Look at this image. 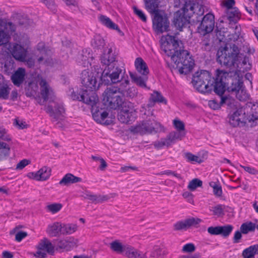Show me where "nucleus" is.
I'll return each mask as SVG.
<instances>
[{"label":"nucleus","instance_id":"052dcab7","mask_svg":"<svg viewBox=\"0 0 258 258\" xmlns=\"http://www.w3.org/2000/svg\"><path fill=\"white\" fill-rule=\"evenodd\" d=\"M196 247L192 243H187L183 245L182 251L184 252H192L195 251Z\"/></svg>","mask_w":258,"mask_h":258},{"label":"nucleus","instance_id":"9d476101","mask_svg":"<svg viewBox=\"0 0 258 258\" xmlns=\"http://www.w3.org/2000/svg\"><path fill=\"white\" fill-rule=\"evenodd\" d=\"M229 74L223 71H217V76L214 79L213 88L214 87L215 92L220 96H222L226 88V78Z\"/></svg>","mask_w":258,"mask_h":258},{"label":"nucleus","instance_id":"6e6552de","mask_svg":"<svg viewBox=\"0 0 258 258\" xmlns=\"http://www.w3.org/2000/svg\"><path fill=\"white\" fill-rule=\"evenodd\" d=\"M162 50L168 56L171 57L172 61H177L179 50V42L175 37L168 35L165 40L162 42L161 45Z\"/></svg>","mask_w":258,"mask_h":258},{"label":"nucleus","instance_id":"72a5a7b5","mask_svg":"<svg viewBox=\"0 0 258 258\" xmlns=\"http://www.w3.org/2000/svg\"><path fill=\"white\" fill-rule=\"evenodd\" d=\"M130 77L132 80V81L136 83L139 86L142 88H146V81L147 80V77L146 76L144 77H141L138 76L136 74L133 73H130Z\"/></svg>","mask_w":258,"mask_h":258},{"label":"nucleus","instance_id":"5fc2aeb1","mask_svg":"<svg viewBox=\"0 0 258 258\" xmlns=\"http://www.w3.org/2000/svg\"><path fill=\"white\" fill-rule=\"evenodd\" d=\"M158 175H172L179 180H181L182 177L180 174L176 173L175 171H173L170 170H167L160 172L157 174Z\"/></svg>","mask_w":258,"mask_h":258},{"label":"nucleus","instance_id":"de8ad7c7","mask_svg":"<svg viewBox=\"0 0 258 258\" xmlns=\"http://www.w3.org/2000/svg\"><path fill=\"white\" fill-rule=\"evenodd\" d=\"M202 181L198 179L195 178L189 182L188 185V188L191 191L195 190L197 187H201L202 186Z\"/></svg>","mask_w":258,"mask_h":258},{"label":"nucleus","instance_id":"4d7b16f0","mask_svg":"<svg viewBox=\"0 0 258 258\" xmlns=\"http://www.w3.org/2000/svg\"><path fill=\"white\" fill-rule=\"evenodd\" d=\"M66 239L59 240L57 244L56 249H64L66 250H70L69 246L68 245Z\"/></svg>","mask_w":258,"mask_h":258},{"label":"nucleus","instance_id":"338daca9","mask_svg":"<svg viewBox=\"0 0 258 258\" xmlns=\"http://www.w3.org/2000/svg\"><path fill=\"white\" fill-rule=\"evenodd\" d=\"M67 241L68 242V245L69 246L70 250L72 249L73 247L77 245V244L78 242V240L77 239L73 237H70L66 239Z\"/></svg>","mask_w":258,"mask_h":258},{"label":"nucleus","instance_id":"09e8293b","mask_svg":"<svg viewBox=\"0 0 258 258\" xmlns=\"http://www.w3.org/2000/svg\"><path fill=\"white\" fill-rule=\"evenodd\" d=\"M243 83L240 81H237L235 83H232L231 86L228 87L229 92L234 93L235 95L242 88Z\"/></svg>","mask_w":258,"mask_h":258},{"label":"nucleus","instance_id":"473e14b6","mask_svg":"<svg viewBox=\"0 0 258 258\" xmlns=\"http://www.w3.org/2000/svg\"><path fill=\"white\" fill-rule=\"evenodd\" d=\"M79 226L76 223H62V235H71L76 232Z\"/></svg>","mask_w":258,"mask_h":258},{"label":"nucleus","instance_id":"603ef678","mask_svg":"<svg viewBox=\"0 0 258 258\" xmlns=\"http://www.w3.org/2000/svg\"><path fill=\"white\" fill-rule=\"evenodd\" d=\"M153 145L156 148L160 149L164 146H169L170 145L166 137V138L161 139L159 141H155L154 142Z\"/></svg>","mask_w":258,"mask_h":258},{"label":"nucleus","instance_id":"dca6fc26","mask_svg":"<svg viewBox=\"0 0 258 258\" xmlns=\"http://www.w3.org/2000/svg\"><path fill=\"white\" fill-rule=\"evenodd\" d=\"M130 104V103L126 102L121 106L122 109L118 115V119L121 122L128 123L135 118V112L133 109L129 106Z\"/></svg>","mask_w":258,"mask_h":258},{"label":"nucleus","instance_id":"a18cd8bd","mask_svg":"<svg viewBox=\"0 0 258 258\" xmlns=\"http://www.w3.org/2000/svg\"><path fill=\"white\" fill-rule=\"evenodd\" d=\"M149 100L150 102L153 103H166V101L164 100L163 97L161 95L160 93L157 91H155L152 94H151Z\"/></svg>","mask_w":258,"mask_h":258},{"label":"nucleus","instance_id":"c756f323","mask_svg":"<svg viewBox=\"0 0 258 258\" xmlns=\"http://www.w3.org/2000/svg\"><path fill=\"white\" fill-rule=\"evenodd\" d=\"M137 71L144 76L149 73V70L146 62L141 57H138L135 62Z\"/></svg>","mask_w":258,"mask_h":258},{"label":"nucleus","instance_id":"a878e982","mask_svg":"<svg viewBox=\"0 0 258 258\" xmlns=\"http://www.w3.org/2000/svg\"><path fill=\"white\" fill-rule=\"evenodd\" d=\"M92 112L93 117L97 122L106 125L110 123L111 120L107 119L108 113L106 111L101 112L98 110L94 112L93 110Z\"/></svg>","mask_w":258,"mask_h":258},{"label":"nucleus","instance_id":"ea45409f","mask_svg":"<svg viewBox=\"0 0 258 258\" xmlns=\"http://www.w3.org/2000/svg\"><path fill=\"white\" fill-rule=\"evenodd\" d=\"M255 224L251 222L243 223L240 226V231L243 234H247L250 231H254Z\"/></svg>","mask_w":258,"mask_h":258},{"label":"nucleus","instance_id":"412c9836","mask_svg":"<svg viewBox=\"0 0 258 258\" xmlns=\"http://www.w3.org/2000/svg\"><path fill=\"white\" fill-rule=\"evenodd\" d=\"M54 107V108L51 105H48L46 107L45 110L56 121L58 119H62V114L64 112L63 106L61 105L55 104Z\"/></svg>","mask_w":258,"mask_h":258},{"label":"nucleus","instance_id":"e433bc0d","mask_svg":"<svg viewBox=\"0 0 258 258\" xmlns=\"http://www.w3.org/2000/svg\"><path fill=\"white\" fill-rule=\"evenodd\" d=\"M167 254V252L164 248L155 246L151 252L150 258H164Z\"/></svg>","mask_w":258,"mask_h":258},{"label":"nucleus","instance_id":"f704fd0d","mask_svg":"<svg viewBox=\"0 0 258 258\" xmlns=\"http://www.w3.org/2000/svg\"><path fill=\"white\" fill-rule=\"evenodd\" d=\"M146 9L150 13L155 14L159 12L158 8L159 6V0H144Z\"/></svg>","mask_w":258,"mask_h":258},{"label":"nucleus","instance_id":"6e6d98bb","mask_svg":"<svg viewBox=\"0 0 258 258\" xmlns=\"http://www.w3.org/2000/svg\"><path fill=\"white\" fill-rule=\"evenodd\" d=\"M235 96L240 101H245L248 98V94L242 88L236 93Z\"/></svg>","mask_w":258,"mask_h":258},{"label":"nucleus","instance_id":"a19ab883","mask_svg":"<svg viewBox=\"0 0 258 258\" xmlns=\"http://www.w3.org/2000/svg\"><path fill=\"white\" fill-rule=\"evenodd\" d=\"M227 17L230 21H235L240 18V13L237 9L231 8L228 10Z\"/></svg>","mask_w":258,"mask_h":258},{"label":"nucleus","instance_id":"2f4dec72","mask_svg":"<svg viewBox=\"0 0 258 258\" xmlns=\"http://www.w3.org/2000/svg\"><path fill=\"white\" fill-rule=\"evenodd\" d=\"M257 254H258V244H254L244 249L242 256L243 258H254V255Z\"/></svg>","mask_w":258,"mask_h":258},{"label":"nucleus","instance_id":"ddd939ff","mask_svg":"<svg viewBox=\"0 0 258 258\" xmlns=\"http://www.w3.org/2000/svg\"><path fill=\"white\" fill-rule=\"evenodd\" d=\"M81 81L82 85L86 88V90H96L99 86V83H97L94 73L87 70L82 72Z\"/></svg>","mask_w":258,"mask_h":258},{"label":"nucleus","instance_id":"20e7f679","mask_svg":"<svg viewBox=\"0 0 258 258\" xmlns=\"http://www.w3.org/2000/svg\"><path fill=\"white\" fill-rule=\"evenodd\" d=\"M123 89L121 87L120 88L115 87L107 88L103 94L104 104L113 109L124 105L125 102L123 101Z\"/></svg>","mask_w":258,"mask_h":258},{"label":"nucleus","instance_id":"b1692460","mask_svg":"<svg viewBox=\"0 0 258 258\" xmlns=\"http://www.w3.org/2000/svg\"><path fill=\"white\" fill-rule=\"evenodd\" d=\"M100 60L102 64L106 66L105 67H109L111 64L114 65L118 63L115 60V56L112 53L111 48H109L107 53L105 52L102 54Z\"/></svg>","mask_w":258,"mask_h":258},{"label":"nucleus","instance_id":"4468645a","mask_svg":"<svg viewBox=\"0 0 258 258\" xmlns=\"http://www.w3.org/2000/svg\"><path fill=\"white\" fill-rule=\"evenodd\" d=\"M94 91L85 90L76 98L78 100L91 106L92 111L98 102V97Z\"/></svg>","mask_w":258,"mask_h":258},{"label":"nucleus","instance_id":"f3484780","mask_svg":"<svg viewBox=\"0 0 258 258\" xmlns=\"http://www.w3.org/2000/svg\"><path fill=\"white\" fill-rule=\"evenodd\" d=\"M51 169L47 166H44L36 172H29L27 177L31 179L37 181H45L48 179L51 175Z\"/></svg>","mask_w":258,"mask_h":258},{"label":"nucleus","instance_id":"f8f14e48","mask_svg":"<svg viewBox=\"0 0 258 258\" xmlns=\"http://www.w3.org/2000/svg\"><path fill=\"white\" fill-rule=\"evenodd\" d=\"M54 246L49 240L44 238L40 240L37 245V251L34 254L37 258H45L47 253L53 254Z\"/></svg>","mask_w":258,"mask_h":258},{"label":"nucleus","instance_id":"3c124183","mask_svg":"<svg viewBox=\"0 0 258 258\" xmlns=\"http://www.w3.org/2000/svg\"><path fill=\"white\" fill-rule=\"evenodd\" d=\"M225 207L222 205H218L210 209V211L213 212L214 215L220 216L223 214Z\"/></svg>","mask_w":258,"mask_h":258},{"label":"nucleus","instance_id":"393cba45","mask_svg":"<svg viewBox=\"0 0 258 258\" xmlns=\"http://www.w3.org/2000/svg\"><path fill=\"white\" fill-rule=\"evenodd\" d=\"M25 76V70L22 68H19L11 76V79L15 85L20 86L23 82Z\"/></svg>","mask_w":258,"mask_h":258},{"label":"nucleus","instance_id":"49530a36","mask_svg":"<svg viewBox=\"0 0 258 258\" xmlns=\"http://www.w3.org/2000/svg\"><path fill=\"white\" fill-rule=\"evenodd\" d=\"M62 205L59 203H53L51 204H49L46 207V209L47 211L52 213V214H55L58 211H59L62 208Z\"/></svg>","mask_w":258,"mask_h":258},{"label":"nucleus","instance_id":"a211bd4d","mask_svg":"<svg viewBox=\"0 0 258 258\" xmlns=\"http://www.w3.org/2000/svg\"><path fill=\"white\" fill-rule=\"evenodd\" d=\"M214 25V16L212 14L208 13L203 17L200 29L205 33H209L213 31Z\"/></svg>","mask_w":258,"mask_h":258},{"label":"nucleus","instance_id":"423d86ee","mask_svg":"<svg viewBox=\"0 0 258 258\" xmlns=\"http://www.w3.org/2000/svg\"><path fill=\"white\" fill-rule=\"evenodd\" d=\"M163 129V127L161 124L157 122L153 116H151L148 119L143 121L141 124L131 126L130 131L134 134L144 135L161 132Z\"/></svg>","mask_w":258,"mask_h":258},{"label":"nucleus","instance_id":"774afa93","mask_svg":"<svg viewBox=\"0 0 258 258\" xmlns=\"http://www.w3.org/2000/svg\"><path fill=\"white\" fill-rule=\"evenodd\" d=\"M134 11L136 15H137L138 17L140 18L143 22H146V16H145V14L142 11L138 9L136 7H134Z\"/></svg>","mask_w":258,"mask_h":258},{"label":"nucleus","instance_id":"37998d69","mask_svg":"<svg viewBox=\"0 0 258 258\" xmlns=\"http://www.w3.org/2000/svg\"><path fill=\"white\" fill-rule=\"evenodd\" d=\"M233 229V227L231 225H226L223 226H219V235L227 237L230 234Z\"/></svg>","mask_w":258,"mask_h":258},{"label":"nucleus","instance_id":"79ce46f5","mask_svg":"<svg viewBox=\"0 0 258 258\" xmlns=\"http://www.w3.org/2000/svg\"><path fill=\"white\" fill-rule=\"evenodd\" d=\"M249 113L247 118L249 121L258 120V104H253L251 106Z\"/></svg>","mask_w":258,"mask_h":258},{"label":"nucleus","instance_id":"5701e85b","mask_svg":"<svg viewBox=\"0 0 258 258\" xmlns=\"http://www.w3.org/2000/svg\"><path fill=\"white\" fill-rule=\"evenodd\" d=\"M47 234L51 237H58L62 234V223L56 222L49 224L46 229Z\"/></svg>","mask_w":258,"mask_h":258},{"label":"nucleus","instance_id":"2eb2a0df","mask_svg":"<svg viewBox=\"0 0 258 258\" xmlns=\"http://www.w3.org/2000/svg\"><path fill=\"white\" fill-rule=\"evenodd\" d=\"M153 27L158 33H163L168 31L169 22L166 16L162 15L159 12L154 14L153 20Z\"/></svg>","mask_w":258,"mask_h":258},{"label":"nucleus","instance_id":"13d9d810","mask_svg":"<svg viewBox=\"0 0 258 258\" xmlns=\"http://www.w3.org/2000/svg\"><path fill=\"white\" fill-rule=\"evenodd\" d=\"M225 29H221L216 32V36L220 41H224L226 40L227 32H225Z\"/></svg>","mask_w":258,"mask_h":258},{"label":"nucleus","instance_id":"aec40b11","mask_svg":"<svg viewBox=\"0 0 258 258\" xmlns=\"http://www.w3.org/2000/svg\"><path fill=\"white\" fill-rule=\"evenodd\" d=\"M245 115L244 109L242 108L237 109L229 117V123L233 127L237 126L241 123Z\"/></svg>","mask_w":258,"mask_h":258},{"label":"nucleus","instance_id":"4be33fe9","mask_svg":"<svg viewBox=\"0 0 258 258\" xmlns=\"http://www.w3.org/2000/svg\"><path fill=\"white\" fill-rule=\"evenodd\" d=\"M12 54L16 59L24 61L27 56V50L21 45L16 44L13 46Z\"/></svg>","mask_w":258,"mask_h":258},{"label":"nucleus","instance_id":"39448f33","mask_svg":"<svg viewBox=\"0 0 258 258\" xmlns=\"http://www.w3.org/2000/svg\"><path fill=\"white\" fill-rule=\"evenodd\" d=\"M214 79L212 78L209 72H197L193 76L192 83L196 89L201 93H208L213 89Z\"/></svg>","mask_w":258,"mask_h":258},{"label":"nucleus","instance_id":"680f3d73","mask_svg":"<svg viewBox=\"0 0 258 258\" xmlns=\"http://www.w3.org/2000/svg\"><path fill=\"white\" fill-rule=\"evenodd\" d=\"M13 124L19 129H24L27 127V124L25 121L20 120L18 118H15L14 119Z\"/></svg>","mask_w":258,"mask_h":258},{"label":"nucleus","instance_id":"1a4fd4ad","mask_svg":"<svg viewBox=\"0 0 258 258\" xmlns=\"http://www.w3.org/2000/svg\"><path fill=\"white\" fill-rule=\"evenodd\" d=\"M36 80L39 82L40 94L43 99L45 101H54L55 99V93L46 79L43 78L41 75H37Z\"/></svg>","mask_w":258,"mask_h":258},{"label":"nucleus","instance_id":"4c0bfd02","mask_svg":"<svg viewBox=\"0 0 258 258\" xmlns=\"http://www.w3.org/2000/svg\"><path fill=\"white\" fill-rule=\"evenodd\" d=\"M185 136L184 132H173L170 133L167 138L170 145L174 143L177 140H181Z\"/></svg>","mask_w":258,"mask_h":258},{"label":"nucleus","instance_id":"f257e3e1","mask_svg":"<svg viewBox=\"0 0 258 258\" xmlns=\"http://www.w3.org/2000/svg\"><path fill=\"white\" fill-rule=\"evenodd\" d=\"M176 6L183 5L182 14L177 12L174 18V24L176 27L181 28L188 22L193 14L199 16L204 14L203 0H175Z\"/></svg>","mask_w":258,"mask_h":258},{"label":"nucleus","instance_id":"8fccbe9b","mask_svg":"<svg viewBox=\"0 0 258 258\" xmlns=\"http://www.w3.org/2000/svg\"><path fill=\"white\" fill-rule=\"evenodd\" d=\"M185 158L188 161L192 163H201L203 162V160L199 156H196L190 153H187L185 154Z\"/></svg>","mask_w":258,"mask_h":258},{"label":"nucleus","instance_id":"bb28decb","mask_svg":"<svg viewBox=\"0 0 258 258\" xmlns=\"http://www.w3.org/2000/svg\"><path fill=\"white\" fill-rule=\"evenodd\" d=\"M124 254L128 258H147L144 253L129 245H127Z\"/></svg>","mask_w":258,"mask_h":258},{"label":"nucleus","instance_id":"c03bdc74","mask_svg":"<svg viewBox=\"0 0 258 258\" xmlns=\"http://www.w3.org/2000/svg\"><path fill=\"white\" fill-rule=\"evenodd\" d=\"M221 105H226L230 107L234 106L235 100L229 96L220 97Z\"/></svg>","mask_w":258,"mask_h":258},{"label":"nucleus","instance_id":"0e129e2a","mask_svg":"<svg viewBox=\"0 0 258 258\" xmlns=\"http://www.w3.org/2000/svg\"><path fill=\"white\" fill-rule=\"evenodd\" d=\"M94 45L95 47H101L104 45V40L99 36H96L94 39Z\"/></svg>","mask_w":258,"mask_h":258},{"label":"nucleus","instance_id":"9b49d317","mask_svg":"<svg viewBox=\"0 0 258 258\" xmlns=\"http://www.w3.org/2000/svg\"><path fill=\"white\" fill-rule=\"evenodd\" d=\"M203 220L198 217H190L183 220L179 221L173 225V229L175 231L186 230L191 227L198 228Z\"/></svg>","mask_w":258,"mask_h":258},{"label":"nucleus","instance_id":"6ab92c4d","mask_svg":"<svg viewBox=\"0 0 258 258\" xmlns=\"http://www.w3.org/2000/svg\"><path fill=\"white\" fill-rule=\"evenodd\" d=\"M37 50L39 51L41 56H39L37 61L39 63H44L46 65H48L51 62V58L50 57L51 51L47 50L43 42L39 43L37 45Z\"/></svg>","mask_w":258,"mask_h":258},{"label":"nucleus","instance_id":"58836bf2","mask_svg":"<svg viewBox=\"0 0 258 258\" xmlns=\"http://www.w3.org/2000/svg\"><path fill=\"white\" fill-rule=\"evenodd\" d=\"M10 148L3 142L0 141V161L6 159L9 155Z\"/></svg>","mask_w":258,"mask_h":258},{"label":"nucleus","instance_id":"c9c22d12","mask_svg":"<svg viewBox=\"0 0 258 258\" xmlns=\"http://www.w3.org/2000/svg\"><path fill=\"white\" fill-rule=\"evenodd\" d=\"M126 246L127 245H123L118 240H115L110 243V249L118 253L124 254Z\"/></svg>","mask_w":258,"mask_h":258},{"label":"nucleus","instance_id":"bf43d9fd","mask_svg":"<svg viewBox=\"0 0 258 258\" xmlns=\"http://www.w3.org/2000/svg\"><path fill=\"white\" fill-rule=\"evenodd\" d=\"M9 35L4 30H0V46L6 44L9 41Z\"/></svg>","mask_w":258,"mask_h":258},{"label":"nucleus","instance_id":"7c9ffc66","mask_svg":"<svg viewBox=\"0 0 258 258\" xmlns=\"http://www.w3.org/2000/svg\"><path fill=\"white\" fill-rule=\"evenodd\" d=\"M99 20L101 23L105 26L106 27L112 29L116 30L118 32H120V30L118 26L113 22L111 19L104 15H100L99 17Z\"/></svg>","mask_w":258,"mask_h":258},{"label":"nucleus","instance_id":"c85d7f7f","mask_svg":"<svg viewBox=\"0 0 258 258\" xmlns=\"http://www.w3.org/2000/svg\"><path fill=\"white\" fill-rule=\"evenodd\" d=\"M81 181L82 179L80 177L75 176L71 173H67L59 181V184L63 185H68L70 184L79 182Z\"/></svg>","mask_w":258,"mask_h":258},{"label":"nucleus","instance_id":"69168bd1","mask_svg":"<svg viewBox=\"0 0 258 258\" xmlns=\"http://www.w3.org/2000/svg\"><path fill=\"white\" fill-rule=\"evenodd\" d=\"M30 161L27 159H23L20 161L17 164L16 167V170H22L27 165L30 163Z\"/></svg>","mask_w":258,"mask_h":258},{"label":"nucleus","instance_id":"0eeeda50","mask_svg":"<svg viewBox=\"0 0 258 258\" xmlns=\"http://www.w3.org/2000/svg\"><path fill=\"white\" fill-rule=\"evenodd\" d=\"M176 64L175 70L180 74L186 75L193 69L194 60L185 50H180L177 61H173Z\"/></svg>","mask_w":258,"mask_h":258},{"label":"nucleus","instance_id":"864d4df0","mask_svg":"<svg viewBox=\"0 0 258 258\" xmlns=\"http://www.w3.org/2000/svg\"><path fill=\"white\" fill-rule=\"evenodd\" d=\"M10 89L7 85L0 88V99H8Z\"/></svg>","mask_w":258,"mask_h":258},{"label":"nucleus","instance_id":"f03ea898","mask_svg":"<svg viewBox=\"0 0 258 258\" xmlns=\"http://www.w3.org/2000/svg\"><path fill=\"white\" fill-rule=\"evenodd\" d=\"M101 79L106 84H116L122 82L120 87L125 88L129 84L128 76L125 74L123 67L120 66L118 63L109 67H105L101 73Z\"/></svg>","mask_w":258,"mask_h":258},{"label":"nucleus","instance_id":"e2e57ef3","mask_svg":"<svg viewBox=\"0 0 258 258\" xmlns=\"http://www.w3.org/2000/svg\"><path fill=\"white\" fill-rule=\"evenodd\" d=\"M173 124L178 132H184V124L182 121L175 119L173 120Z\"/></svg>","mask_w":258,"mask_h":258},{"label":"nucleus","instance_id":"cd10ccee","mask_svg":"<svg viewBox=\"0 0 258 258\" xmlns=\"http://www.w3.org/2000/svg\"><path fill=\"white\" fill-rule=\"evenodd\" d=\"M37 76L33 78V80L28 83V86L26 89V95L27 96H34L38 91V87L37 84L39 83L36 80Z\"/></svg>","mask_w":258,"mask_h":258},{"label":"nucleus","instance_id":"7ed1b4c3","mask_svg":"<svg viewBox=\"0 0 258 258\" xmlns=\"http://www.w3.org/2000/svg\"><path fill=\"white\" fill-rule=\"evenodd\" d=\"M217 60L221 65L230 67L235 64L237 66L243 57V54L240 52L235 44H226L221 47L217 52Z\"/></svg>","mask_w":258,"mask_h":258}]
</instances>
